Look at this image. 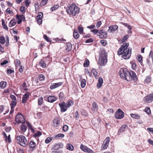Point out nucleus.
Here are the masks:
<instances>
[{
    "mask_svg": "<svg viewBox=\"0 0 153 153\" xmlns=\"http://www.w3.org/2000/svg\"><path fill=\"white\" fill-rule=\"evenodd\" d=\"M129 44L124 43L118 51L119 55H122V57L124 59H129L131 56V51L129 52V49L128 48Z\"/></svg>",
    "mask_w": 153,
    "mask_h": 153,
    "instance_id": "obj_1",
    "label": "nucleus"
},
{
    "mask_svg": "<svg viewBox=\"0 0 153 153\" xmlns=\"http://www.w3.org/2000/svg\"><path fill=\"white\" fill-rule=\"evenodd\" d=\"M66 11L69 15L75 16L76 14L79 13V8L76 6L75 3H73L71 5L67 7Z\"/></svg>",
    "mask_w": 153,
    "mask_h": 153,
    "instance_id": "obj_2",
    "label": "nucleus"
},
{
    "mask_svg": "<svg viewBox=\"0 0 153 153\" xmlns=\"http://www.w3.org/2000/svg\"><path fill=\"white\" fill-rule=\"evenodd\" d=\"M107 53L105 51H102L99 57V64L102 66H104L107 62Z\"/></svg>",
    "mask_w": 153,
    "mask_h": 153,
    "instance_id": "obj_3",
    "label": "nucleus"
},
{
    "mask_svg": "<svg viewBox=\"0 0 153 153\" xmlns=\"http://www.w3.org/2000/svg\"><path fill=\"white\" fill-rule=\"evenodd\" d=\"M17 142L21 146L26 147L27 145V142L25 137L23 135L17 136L16 137Z\"/></svg>",
    "mask_w": 153,
    "mask_h": 153,
    "instance_id": "obj_4",
    "label": "nucleus"
},
{
    "mask_svg": "<svg viewBox=\"0 0 153 153\" xmlns=\"http://www.w3.org/2000/svg\"><path fill=\"white\" fill-rule=\"evenodd\" d=\"M126 80L135 82L137 80L136 75L135 73L133 71H130L127 72V76Z\"/></svg>",
    "mask_w": 153,
    "mask_h": 153,
    "instance_id": "obj_5",
    "label": "nucleus"
},
{
    "mask_svg": "<svg viewBox=\"0 0 153 153\" xmlns=\"http://www.w3.org/2000/svg\"><path fill=\"white\" fill-rule=\"evenodd\" d=\"M15 121L18 123H24L25 119L23 115L21 113H18L16 116Z\"/></svg>",
    "mask_w": 153,
    "mask_h": 153,
    "instance_id": "obj_6",
    "label": "nucleus"
},
{
    "mask_svg": "<svg viewBox=\"0 0 153 153\" xmlns=\"http://www.w3.org/2000/svg\"><path fill=\"white\" fill-rule=\"evenodd\" d=\"M143 101L146 103H150L153 101V93L147 95L143 99Z\"/></svg>",
    "mask_w": 153,
    "mask_h": 153,
    "instance_id": "obj_7",
    "label": "nucleus"
},
{
    "mask_svg": "<svg viewBox=\"0 0 153 153\" xmlns=\"http://www.w3.org/2000/svg\"><path fill=\"white\" fill-rule=\"evenodd\" d=\"M126 69L121 68L119 71V74L120 77L123 79H126V77L127 76V72Z\"/></svg>",
    "mask_w": 153,
    "mask_h": 153,
    "instance_id": "obj_8",
    "label": "nucleus"
},
{
    "mask_svg": "<svg viewBox=\"0 0 153 153\" xmlns=\"http://www.w3.org/2000/svg\"><path fill=\"white\" fill-rule=\"evenodd\" d=\"M124 115V113L120 109H119L115 114V117L117 119H121L123 118Z\"/></svg>",
    "mask_w": 153,
    "mask_h": 153,
    "instance_id": "obj_9",
    "label": "nucleus"
},
{
    "mask_svg": "<svg viewBox=\"0 0 153 153\" xmlns=\"http://www.w3.org/2000/svg\"><path fill=\"white\" fill-rule=\"evenodd\" d=\"M10 97L12 100L10 105L11 109H12L13 108H14V106L16 105L17 100L16 97L14 95L11 94L10 95Z\"/></svg>",
    "mask_w": 153,
    "mask_h": 153,
    "instance_id": "obj_10",
    "label": "nucleus"
},
{
    "mask_svg": "<svg viewBox=\"0 0 153 153\" xmlns=\"http://www.w3.org/2000/svg\"><path fill=\"white\" fill-rule=\"evenodd\" d=\"M97 35L100 38H105L107 36L106 32L104 31L103 30H100L99 31Z\"/></svg>",
    "mask_w": 153,
    "mask_h": 153,
    "instance_id": "obj_11",
    "label": "nucleus"
},
{
    "mask_svg": "<svg viewBox=\"0 0 153 153\" xmlns=\"http://www.w3.org/2000/svg\"><path fill=\"white\" fill-rule=\"evenodd\" d=\"M80 149L83 152L88 153H91L92 152V150L88 148L85 146L81 144L80 145Z\"/></svg>",
    "mask_w": 153,
    "mask_h": 153,
    "instance_id": "obj_12",
    "label": "nucleus"
},
{
    "mask_svg": "<svg viewBox=\"0 0 153 153\" xmlns=\"http://www.w3.org/2000/svg\"><path fill=\"white\" fill-rule=\"evenodd\" d=\"M59 105L61 109V111L62 112L65 111L67 108V107L66 105V103L65 102H63L61 103H59Z\"/></svg>",
    "mask_w": 153,
    "mask_h": 153,
    "instance_id": "obj_13",
    "label": "nucleus"
},
{
    "mask_svg": "<svg viewBox=\"0 0 153 153\" xmlns=\"http://www.w3.org/2000/svg\"><path fill=\"white\" fill-rule=\"evenodd\" d=\"M43 16V14L42 13L40 12L38 13L36 18L37 23L39 25L41 24L42 23V18Z\"/></svg>",
    "mask_w": 153,
    "mask_h": 153,
    "instance_id": "obj_14",
    "label": "nucleus"
},
{
    "mask_svg": "<svg viewBox=\"0 0 153 153\" xmlns=\"http://www.w3.org/2000/svg\"><path fill=\"white\" fill-rule=\"evenodd\" d=\"M30 93L29 92H27L23 95L22 98V102L25 103L27 100L28 98L29 97Z\"/></svg>",
    "mask_w": 153,
    "mask_h": 153,
    "instance_id": "obj_15",
    "label": "nucleus"
},
{
    "mask_svg": "<svg viewBox=\"0 0 153 153\" xmlns=\"http://www.w3.org/2000/svg\"><path fill=\"white\" fill-rule=\"evenodd\" d=\"M118 27L117 25H111L109 27V29L108 30L109 33H114Z\"/></svg>",
    "mask_w": 153,
    "mask_h": 153,
    "instance_id": "obj_16",
    "label": "nucleus"
},
{
    "mask_svg": "<svg viewBox=\"0 0 153 153\" xmlns=\"http://www.w3.org/2000/svg\"><path fill=\"white\" fill-rule=\"evenodd\" d=\"M60 123V120L59 118H56L53 120V126L54 127L58 126Z\"/></svg>",
    "mask_w": 153,
    "mask_h": 153,
    "instance_id": "obj_17",
    "label": "nucleus"
},
{
    "mask_svg": "<svg viewBox=\"0 0 153 153\" xmlns=\"http://www.w3.org/2000/svg\"><path fill=\"white\" fill-rule=\"evenodd\" d=\"M57 99V98L56 97L53 96H49L47 98L48 102L51 103L54 102L56 101Z\"/></svg>",
    "mask_w": 153,
    "mask_h": 153,
    "instance_id": "obj_18",
    "label": "nucleus"
},
{
    "mask_svg": "<svg viewBox=\"0 0 153 153\" xmlns=\"http://www.w3.org/2000/svg\"><path fill=\"white\" fill-rule=\"evenodd\" d=\"M62 84V82H59L57 83H54L50 86V88L51 89H53L61 86Z\"/></svg>",
    "mask_w": 153,
    "mask_h": 153,
    "instance_id": "obj_19",
    "label": "nucleus"
},
{
    "mask_svg": "<svg viewBox=\"0 0 153 153\" xmlns=\"http://www.w3.org/2000/svg\"><path fill=\"white\" fill-rule=\"evenodd\" d=\"M128 126L126 125H123L120 128L118 131V134H120V133L122 132L125 131L128 128Z\"/></svg>",
    "mask_w": 153,
    "mask_h": 153,
    "instance_id": "obj_20",
    "label": "nucleus"
},
{
    "mask_svg": "<svg viewBox=\"0 0 153 153\" xmlns=\"http://www.w3.org/2000/svg\"><path fill=\"white\" fill-rule=\"evenodd\" d=\"M97 86L98 88H100L102 85L103 82V79L101 77H100L99 78Z\"/></svg>",
    "mask_w": 153,
    "mask_h": 153,
    "instance_id": "obj_21",
    "label": "nucleus"
},
{
    "mask_svg": "<svg viewBox=\"0 0 153 153\" xmlns=\"http://www.w3.org/2000/svg\"><path fill=\"white\" fill-rule=\"evenodd\" d=\"M63 146V145L62 143L59 144H57L55 145L53 148V150L57 151L58 150L61 148H62Z\"/></svg>",
    "mask_w": 153,
    "mask_h": 153,
    "instance_id": "obj_22",
    "label": "nucleus"
},
{
    "mask_svg": "<svg viewBox=\"0 0 153 153\" xmlns=\"http://www.w3.org/2000/svg\"><path fill=\"white\" fill-rule=\"evenodd\" d=\"M146 63L150 66L153 65L152 58L149 56V57L146 59Z\"/></svg>",
    "mask_w": 153,
    "mask_h": 153,
    "instance_id": "obj_23",
    "label": "nucleus"
},
{
    "mask_svg": "<svg viewBox=\"0 0 153 153\" xmlns=\"http://www.w3.org/2000/svg\"><path fill=\"white\" fill-rule=\"evenodd\" d=\"M16 23V21L15 19H13L10 21L9 24L8 26L10 27H12L15 25Z\"/></svg>",
    "mask_w": 153,
    "mask_h": 153,
    "instance_id": "obj_24",
    "label": "nucleus"
},
{
    "mask_svg": "<svg viewBox=\"0 0 153 153\" xmlns=\"http://www.w3.org/2000/svg\"><path fill=\"white\" fill-rule=\"evenodd\" d=\"M73 36L76 39H78L79 36V35L78 33L77 30L76 29L74 30L73 33Z\"/></svg>",
    "mask_w": 153,
    "mask_h": 153,
    "instance_id": "obj_25",
    "label": "nucleus"
},
{
    "mask_svg": "<svg viewBox=\"0 0 153 153\" xmlns=\"http://www.w3.org/2000/svg\"><path fill=\"white\" fill-rule=\"evenodd\" d=\"M67 48H66V50L68 51H71L72 49V45L71 43H68L66 45Z\"/></svg>",
    "mask_w": 153,
    "mask_h": 153,
    "instance_id": "obj_26",
    "label": "nucleus"
},
{
    "mask_svg": "<svg viewBox=\"0 0 153 153\" xmlns=\"http://www.w3.org/2000/svg\"><path fill=\"white\" fill-rule=\"evenodd\" d=\"M7 83L5 82L1 81L0 82V86L1 88L4 89L6 87Z\"/></svg>",
    "mask_w": 153,
    "mask_h": 153,
    "instance_id": "obj_27",
    "label": "nucleus"
},
{
    "mask_svg": "<svg viewBox=\"0 0 153 153\" xmlns=\"http://www.w3.org/2000/svg\"><path fill=\"white\" fill-rule=\"evenodd\" d=\"M92 71L96 79H97L98 77V75H97L98 72L95 69L93 68Z\"/></svg>",
    "mask_w": 153,
    "mask_h": 153,
    "instance_id": "obj_28",
    "label": "nucleus"
},
{
    "mask_svg": "<svg viewBox=\"0 0 153 153\" xmlns=\"http://www.w3.org/2000/svg\"><path fill=\"white\" fill-rule=\"evenodd\" d=\"M86 81L85 79H82L81 82V86L82 88H84L86 85Z\"/></svg>",
    "mask_w": 153,
    "mask_h": 153,
    "instance_id": "obj_29",
    "label": "nucleus"
},
{
    "mask_svg": "<svg viewBox=\"0 0 153 153\" xmlns=\"http://www.w3.org/2000/svg\"><path fill=\"white\" fill-rule=\"evenodd\" d=\"M66 148L68 149L71 151H72L74 149L73 146L71 144H68L66 146Z\"/></svg>",
    "mask_w": 153,
    "mask_h": 153,
    "instance_id": "obj_30",
    "label": "nucleus"
},
{
    "mask_svg": "<svg viewBox=\"0 0 153 153\" xmlns=\"http://www.w3.org/2000/svg\"><path fill=\"white\" fill-rule=\"evenodd\" d=\"M2 25L3 27V28L7 30H8V28L7 26L5 25L4 20L3 19H2Z\"/></svg>",
    "mask_w": 153,
    "mask_h": 153,
    "instance_id": "obj_31",
    "label": "nucleus"
},
{
    "mask_svg": "<svg viewBox=\"0 0 153 153\" xmlns=\"http://www.w3.org/2000/svg\"><path fill=\"white\" fill-rule=\"evenodd\" d=\"M130 115L131 117L135 119H138L140 117V116L137 114H131Z\"/></svg>",
    "mask_w": 153,
    "mask_h": 153,
    "instance_id": "obj_32",
    "label": "nucleus"
},
{
    "mask_svg": "<svg viewBox=\"0 0 153 153\" xmlns=\"http://www.w3.org/2000/svg\"><path fill=\"white\" fill-rule=\"evenodd\" d=\"M14 62L16 67H19L21 65V62L18 59H16Z\"/></svg>",
    "mask_w": 153,
    "mask_h": 153,
    "instance_id": "obj_33",
    "label": "nucleus"
},
{
    "mask_svg": "<svg viewBox=\"0 0 153 153\" xmlns=\"http://www.w3.org/2000/svg\"><path fill=\"white\" fill-rule=\"evenodd\" d=\"M45 76L42 74H39L38 76L39 80L40 81L44 80L45 79Z\"/></svg>",
    "mask_w": 153,
    "mask_h": 153,
    "instance_id": "obj_34",
    "label": "nucleus"
},
{
    "mask_svg": "<svg viewBox=\"0 0 153 153\" xmlns=\"http://www.w3.org/2000/svg\"><path fill=\"white\" fill-rule=\"evenodd\" d=\"M27 129V126L24 125H22L21 127V131L23 132H25L26 131Z\"/></svg>",
    "mask_w": 153,
    "mask_h": 153,
    "instance_id": "obj_35",
    "label": "nucleus"
},
{
    "mask_svg": "<svg viewBox=\"0 0 153 153\" xmlns=\"http://www.w3.org/2000/svg\"><path fill=\"white\" fill-rule=\"evenodd\" d=\"M30 146V148H34L36 146V143L33 141H30L29 143Z\"/></svg>",
    "mask_w": 153,
    "mask_h": 153,
    "instance_id": "obj_36",
    "label": "nucleus"
},
{
    "mask_svg": "<svg viewBox=\"0 0 153 153\" xmlns=\"http://www.w3.org/2000/svg\"><path fill=\"white\" fill-rule=\"evenodd\" d=\"M89 60L88 59H86L84 63V66L85 67H88L89 66Z\"/></svg>",
    "mask_w": 153,
    "mask_h": 153,
    "instance_id": "obj_37",
    "label": "nucleus"
},
{
    "mask_svg": "<svg viewBox=\"0 0 153 153\" xmlns=\"http://www.w3.org/2000/svg\"><path fill=\"white\" fill-rule=\"evenodd\" d=\"M39 65L40 66L43 68H45L46 66L45 63L44 61L42 60L40 61L39 62Z\"/></svg>",
    "mask_w": 153,
    "mask_h": 153,
    "instance_id": "obj_38",
    "label": "nucleus"
},
{
    "mask_svg": "<svg viewBox=\"0 0 153 153\" xmlns=\"http://www.w3.org/2000/svg\"><path fill=\"white\" fill-rule=\"evenodd\" d=\"M5 39L3 36H1L0 37V42L2 44H4L5 43Z\"/></svg>",
    "mask_w": 153,
    "mask_h": 153,
    "instance_id": "obj_39",
    "label": "nucleus"
},
{
    "mask_svg": "<svg viewBox=\"0 0 153 153\" xmlns=\"http://www.w3.org/2000/svg\"><path fill=\"white\" fill-rule=\"evenodd\" d=\"M43 98L41 97L38 98V104L39 105H41L42 104Z\"/></svg>",
    "mask_w": 153,
    "mask_h": 153,
    "instance_id": "obj_40",
    "label": "nucleus"
},
{
    "mask_svg": "<svg viewBox=\"0 0 153 153\" xmlns=\"http://www.w3.org/2000/svg\"><path fill=\"white\" fill-rule=\"evenodd\" d=\"M78 29L80 34H82L83 32V28L82 27L79 26L78 27Z\"/></svg>",
    "mask_w": 153,
    "mask_h": 153,
    "instance_id": "obj_41",
    "label": "nucleus"
},
{
    "mask_svg": "<svg viewBox=\"0 0 153 153\" xmlns=\"http://www.w3.org/2000/svg\"><path fill=\"white\" fill-rule=\"evenodd\" d=\"M64 136V134H59L56 136L55 138L57 139H58L59 137L62 138Z\"/></svg>",
    "mask_w": 153,
    "mask_h": 153,
    "instance_id": "obj_42",
    "label": "nucleus"
},
{
    "mask_svg": "<svg viewBox=\"0 0 153 153\" xmlns=\"http://www.w3.org/2000/svg\"><path fill=\"white\" fill-rule=\"evenodd\" d=\"M100 42L101 44L103 46H105L107 44V42L105 40L103 39L101 40Z\"/></svg>",
    "mask_w": 153,
    "mask_h": 153,
    "instance_id": "obj_43",
    "label": "nucleus"
},
{
    "mask_svg": "<svg viewBox=\"0 0 153 153\" xmlns=\"http://www.w3.org/2000/svg\"><path fill=\"white\" fill-rule=\"evenodd\" d=\"M52 140V138L51 137H48L47 139L45 140V142L46 143H48L49 142H50Z\"/></svg>",
    "mask_w": 153,
    "mask_h": 153,
    "instance_id": "obj_44",
    "label": "nucleus"
},
{
    "mask_svg": "<svg viewBox=\"0 0 153 153\" xmlns=\"http://www.w3.org/2000/svg\"><path fill=\"white\" fill-rule=\"evenodd\" d=\"M85 74L86 75H87L91 76V73L89 71V70L86 69L85 71Z\"/></svg>",
    "mask_w": 153,
    "mask_h": 153,
    "instance_id": "obj_45",
    "label": "nucleus"
},
{
    "mask_svg": "<svg viewBox=\"0 0 153 153\" xmlns=\"http://www.w3.org/2000/svg\"><path fill=\"white\" fill-rule=\"evenodd\" d=\"M108 143H104V142H103V144L102 145V149H105L108 146Z\"/></svg>",
    "mask_w": 153,
    "mask_h": 153,
    "instance_id": "obj_46",
    "label": "nucleus"
},
{
    "mask_svg": "<svg viewBox=\"0 0 153 153\" xmlns=\"http://www.w3.org/2000/svg\"><path fill=\"white\" fill-rule=\"evenodd\" d=\"M59 7V6L57 5H54L53 7H51V11H53L54 10H55L56 9H57Z\"/></svg>",
    "mask_w": 153,
    "mask_h": 153,
    "instance_id": "obj_47",
    "label": "nucleus"
},
{
    "mask_svg": "<svg viewBox=\"0 0 153 153\" xmlns=\"http://www.w3.org/2000/svg\"><path fill=\"white\" fill-rule=\"evenodd\" d=\"M42 134V133L41 132L38 131L37 132L35 133L34 134V137H38L40 136Z\"/></svg>",
    "mask_w": 153,
    "mask_h": 153,
    "instance_id": "obj_48",
    "label": "nucleus"
},
{
    "mask_svg": "<svg viewBox=\"0 0 153 153\" xmlns=\"http://www.w3.org/2000/svg\"><path fill=\"white\" fill-rule=\"evenodd\" d=\"M16 18L18 19H20L22 20V19H23V18H24V16L23 15H17Z\"/></svg>",
    "mask_w": 153,
    "mask_h": 153,
    "instance_id": "obj_49",
    "label": "nucleus"
},
{
    "mask_svg": "<svg viewBox=\"0 0 153 153\" xmlns=\"http://www.w3.org/2000/svg\"><path fill=\"white\" fill-rule=\"evenodd\" d=\"M74 102L73 101L71 100L69 101L68 103H67V107H70L73 104Z\"/></svg>",
    "mask_w": 153,
    "mask_h": 153,
    "instance_id": "obj_50",
    "label": "nucleus"
},
{
    "mask_svg": "<svg viewBox=\"0 0 153 153\" xmlns=\"http://www.w3.org/2000/svg\"><path fill=\"white\" fill-rule=\"evenodd\" d=\"M59 98L60 99L63 100L64 98V94L62 92H61L59 94Z\"/></svg>",
    "mask_w": 153,
    "mask_h": 153,
    "instance_id": "obj_51",
    "label": "nucleus"
},
{
    "mask_svg": "<svg viewBox=\"0 0 153 153\" xmlns=\"http://www.w3.org/2000/svg\"><path fill=\"white\" fill-rule=\"evenodd\" d=\"M151 81V77L150 76H148L146 77V79L145 80V82L146 83L149 82Z\"/></svg>",
    "mask_w": 153,
    "mask_h": 153,
    "instance_id": "obj_52",
    "label": "nucleus"
},
{
    "mask_svg": "<svg viewBox=\"0 0 153 153\" xmlns=\"http://www.w3.org/2000/svg\"><path fill=\"white\" fill-rule=\"evenodd\" d=\"M145 111L148 114H149L151 113V111L149 108L146 107L145 109Z\"/></svg>",
    "mask_w": 153,
    "mask_h": 153,
    "instance_id": "obj_53",
    "label": "nucleus"
},
{
    "mask_svg": "<svg viewBox=\"0 0 153 153\" xmlns=\"http://www.w3.org/2000/svg\"><path fill=\"white\" fill-rule=\"evenodd\" d=\"M68 127L67 125H65L63 126V130L65 132L67 131L68 130Z\"/></svg>",
    "mask_w": 153,
    "mask_h": 153,
    "instance_id": "obj_54",
    "label": "nucleus"
},
{
    "mask_svg": "<svg viewBox=\"0 0 153 153\" xmlns=\"http://www.w3.org/2000/svg\"><path fill=\"white\" fill-rule=\"evenodd\" d=\"M137 60L140 63L142 62V56L141 55H139L137 56Z\"/></svg>",
    "mask_w": 153,
    "mask_h": 153,
    "instance_id": "obj_55",
    "label": "nucleus"
},
{
    "mask_svg": "<svg viewBox=\"0 0 153 153\" xmlns=\"http://www.w3.org/2000/svg\"><path fill=\"white\" fill-rule=\"evenodd\" d=\"M94 40L92 38H90L88 39H87L85 41V42L86 43H91L93 42Z\"/></svg>",
    "mask_w": 153,
    "mask_h": 153,
    "instance_id": "obj_56",
    "label": "nucleus"
},
{
    "mask_svg": "<svg viewBox=\"0 0 153 153\" xmlns=\"http://www.w3.org/2000/svg\"><path fill=\"white\" fill-rule=\"evenodd\" d=\"M20 11L23 13H25V7L24 6H22L20 9Z\"/></svg>",
    "mask_w": 153,
    "mask_h": 153,
    "instance_id": "obj_57",
    "label": "nucleus"
},
{
    "mask_svg": "<svg viewBox=\"0 0 153 153\" xmlns=\"http://www.w3.org/2000/svg\"><path fill=\"white\" fill-rule=\"evenodd\" d=\"M129 36L128 35H126L123 38V39H122V42H124L129 37Z\"/></svg>",
    "mask_w": 153,
    "mask_h": 153,
    "instance_id": "obj_58",
    "label": "nucleus"
},
{
    "mask_svg": "<svg viewBox=\"0 0 153 153\" xmlns=\"http://www.w3.org/2000/svg\"><path fill=\"white\" fill-rule=\"evenodd\" d=\"M92 105L93 108H94V109H97L98 106L97 105V104L95 102H94L92 104Z\"/></svg>",
    "mask_w": 153,
    "mask_h": 153,
    "instance_id": "obj_59",
    "label": "nucleus"
},
{
    "mask_svg": "<svg viewBox=\"0 0 153 153\" xmlns=\"http://www.w3.org/2000/svg\"><path fill=\"white\" fill-rule=\"evenodd\" d=\"M110 137H108L105 139L104 142V143H106L109 144L110 141Z\"/></svg>",
    "mask_w": 153,
    "mask_h": 153,
    "instance_id": "obj_60",
    "label": "nucleus"
},
{
    "mask_svg": "<svg viewBox=\"0 0 153 153\" xmlns=\"http://www.w3.org/2000/svg\"><path fill=\"white\" fill-rule=\"evenodd\" d=\"M44 38L48 42H49L50 41V39L47 36V35L45 34L44 35Z\"/></svg>",
    "mask_w": 153,
    "mask_h": 153,
    "instance_id": "obj_61",
    "label": "nucleus"
},
{
    "mask_svg": "<svg viewBox=\"0 0 153 153\" xmlns=\"http://www.w3.org/2000/svg\"><path fill=\"white\" fill-rule=\"evenodd\" d=\"M6 12L8 13L9 14L13 13V12L12 11L10 10V9L8 8L6 11Z\"/></svg>",
    "mask_w": 153,
    "mask_h": 153,
    "instance_id": "obj_62",
    "label": "nucleus"
},
{
    "mask_svg": "<svg viewBox=\"0 0 153 153\" xmlns=\"http://www.w3.org/2000/svg\"><path fill=\"white\" fill-rule=\"evenodd\" d=\"M102 24V22L101 21H99L97 22L96 24V27H97L98 28L100 27V25Z\"/></svg>",
    "mask_w": 153,
    "mask_h": 153,
    "instance_id": "obj_63",
    "label": "nucleus"
},
{
    "mask_svg": "<svg viewBox=\"0 0 153 153\" xmlns=\"http://www.w3.org/2000/svg\"><path fill=\"white\" fill-rule=\"evenodd\" d=\"M147 141L150 144L153 146V140L150 139H148Z\"/></svg>",
    "mask_w": 153,
    "mask_h": 153,
    "instance_id": "obj_64",
    "label": "nucleus"
}]
</instances>
